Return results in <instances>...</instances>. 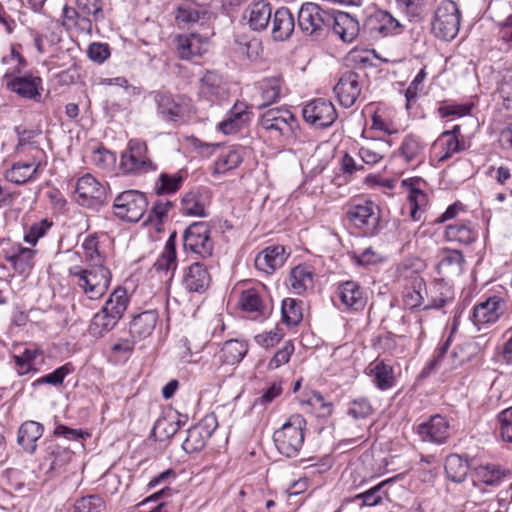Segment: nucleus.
<instances>
[{"instance_id": "nucleus-1", "label": "nucleus", "mask_w": 512, "mask_h": 512, "mask_svg": "<svg viewBox=\"0 0 512 512\" xmlns=\"http://www.w3.org/2000/svg\"><path fill=\"white\" fill-rule=\"evenodd\" d=\"M68 274L90 300L100 299L107 292L112 278L105 265H75L69 268Z\"/></svg>"}, {"instance_id": "nucleus-2", "label": "nucleus", "mask_w": 512, "mask_h": 512, "mask_svg": "<svg viewBox=\"0 0 512 512\" xmlns=\"http://www.w3.org/2000/svg\"><path fill=\"white\" fill-rule=\"evenodd\" d=\"M103 19L102 0H76L75 8H63V25L82 34H91L93 23Z\"/></svg>"}, {"instance_id": "nucleus-3", "label": "nucleus", "mask_w": 512, "mask_h": 512, "mask_svg": "<svg viewBox=\"0 0 512 512\" xmlns=\"http://www.w3.org/2000/svg\"><path fill=\"white\" fill-rule=\"evenodd\" d=\"M306 421L300 414H294L274 432L273 440L278 451L286 457L298 455L304 443Z\"/></svg>"}, {"instance_id": "nucleus-4", "label": "nucleus", "mask_w": 512, "mask_h": 512, "mask_svg": "<svg viewBox=\"0 0 512 512\" xmlns=\"http://www.w3.org/2000/svg\"><path fill=\"white\" fill-rule=\"evenodd\" d=\"M460 11L452 0H444L437 7L433 20L432 32L442 40L454 39L460 28Z\"/></svg>"}, {"instance_id": "nucleus-5", "label": "nucleus", "mask_w": 512, "mask_h": 512, "mask_svg": "<svg viewBox=\"0 0 512 512\" xmlns=\"http://www.w3.org/2000/svg\"><path fill=\"white\" fill-rule=\"evenodd\" d=\"M331 12L318 4L304 3L298 12V25L302 32L314 39L321 38L329 30Z\"/></svg>"}, {"instance_id": "nucleus-6", "label": "nucleus", "mask_w": 512, "mask_h": 512, "mask_svg": "<svg viewBox=\"0 0 512 512\" xmlns=\"http://www.w3.org/2000/svg\"><path fill=\"white\" fill-rule=\"evenodd\" d=\"M147 206L148 201L144 193L138 190H126L114 199L113 212L119 219L137 222L145 213Z\"/></svg>"}, {"instance_id": "nucleus-7", "label": "nucleus", "mask_w": 512, "mask_h": 512, "mask_svg": "<svg viewBox=\"0 0 512 512\" xmlns=\"http://www.w3.org/2000/svg\"><path fill=\"white\" fill-rule=\"evenodd\" d=\"M261 127L280 136L286 140L293 139L296 136L298 122L295 116L285 108H272L267 110L260 119Z\"/></svg>"}, {"instance_id": "nucleus-8", "label": "nucleus", "mask_w": 512, "mask_h": 512, "mask_svg": "<svg viewBox=\"0 0 512 512\" xmlns=\"http://www.w3.org/2000/svg\"><path fill=\"white\" fill-rule=\"evenodd\" d=\"M119 167L124 174H142L157 169L147 156L146 144L134 139L129 141L127 151L122 154Z\"/></svg>"}, {"instance_id": "nucleus-9", "label": "nucleus", "mask_w": 512, "mask_h": 512, "mask_svg": "<svg viewBox=\"0 0 512 512\" xmlns=\"http://www.w3.org/2000/svg\"><path fill=\"white\" fill-rule=\"evenodd\" d=\"M348 219L366 234L374 235L379 231L380 209L370 200L352 204L347 211Z\"/></svg>"}, {"instance_id": "nucleus-10", "label": "nucleus", "mask_w": 512, "mask_h": 512, "mask_svg": "<svg viewBox=\"0 0 512 512\" xmlns=\"http://www.w3.org/2000/svg\"><path fill=\"white\" fill-rule=\"evenodd\" d=\"M303 119L315 128L330 127L337 119L333 103L324 98L308 102L302 109Z\"/></svg>"}, {"instance_id": "nucleus-11", "label": "nucleus", "mask_w": 512, "mask_h": 512, "mask_svg": "<svg viewBox=\"0 0 512 512\" xmlns=\"http://www.w3.org/2000/svg\"><path fill=\"white\" fill-rule=\"evenodd\" d=\"M364 83L365 74L363 72L347 71L343 73L334 87L341 106L352 107L361 95Z\"/></svg>"}, {"instance_id": "nucleus-12", "label": "nucleus", "mask_w": 512, "mask_h": 512, "mask_svg": "<svg viewBox=\"0 0 512 512\" xmlns=\"http://www.w3.org/2000/svg\"><path fill=\"white\" fill-rule=\"evenodd\" d=\"M184 248L198 254L202 258L212 255L213 242L210 230L205 222L191 224L183 235Z\"/></svg>"}, {"instance_id": "nucleus-13", "label": "nucleus", "mask_w": 512, "mask_h": 512, "mask_svg": "<svg viewBox=\"0 0 512 512\" xmlns=\"http://www.w3.org/2000/svg\"><path fill=\"white\" fill-rule=\"evenodd\" d=\"M75 192L77 203L85 207H98L106 199V187L90 174L77 180Z\"/></svg>"}, {"instance_id": "nucleus-14", "label": "nucleus", "mask_w": 512, "mask_h": 512, "mask_svg": "<svg viewBox=\"0 0 512 512\" xmlns=\"http://www.w3.org/2000/svg\"><path fill=\"white\" fill-rule=\"evenodd\" d=\"M218 426L217 418L214 414H208L200 420L199 423L192 426L187 431V437L182 444V448L187 453L200 451L211 437Z\"/></svg>"}, {"instance_id": "nucleus-15", "label": "nucleus", "mask_w": 512, "mask_h": 512, "mask_svg": "<svg viewBox=\"0 0 512 512\" xmlns=\"http://www.w3.org/2000/svg\"><path fill=\"white\" fill-rule=\"evenodd\" d=\"M436 257V269L442 277L453 278L463 273L465 258L460 250L444 247L438 250Z\"/></svg>"}, {"instance_id": "nucleus-16", "label": "nucleus", "mask_w": 512, "mask_h": 512, "mask_svg": "<svg viewBox=\"0 0 512 512\" xmlns=\"http://www.w3.org/2000/svg\"><path fill=\"white\" fill-rule=\"evenodd\" d=\"M506 302L498 296H492L473 308V322L480 329L483 325L495 323L505 312Z\"/></svg>"}, {"instance_id": "nucleus-17", "label": "nucleus", "mask_w": 512, "mask_h": 512, "mask_svg": "<svg viewBox=\"0 0 512 512\" xmlns=\"http://www.w3.org/2000/svg\"><path fill=\"white\" fill-rule=\"evenodd\" d=\"M416 432L422 441L442 444L449 436V423L441 415H433L417 425Z\"/></svg>"}, {"instance_id": "nucleus-18", "label": "nucleus", "mask_w": 512, "mask_h": 512, "mask_svg": "<svg viewBox=\"0 0 512 512\" xmlns=\"http://www.w3.org/2000/svg\"><path fill=\"white\" fill-rule=\"evenodd\" d=\"M211 283V276L203 263L195 262L183 273L182 287L191 293H203Z\"/></svg>"}, {"instance_id": "nucleus-19", "label": "nucleus", "mask_w": 512, "mask_h": 512, "mask_svg": "<svg viewBox=\"0 0 512 512\" xmlns=\"http://www.w3.org/2000/svg\"><path fill=\"white\" fill-rule=\"evenodd\" d=\"M504 473L501 469L496 467L495 465H483L479 466L475 470V478L473 479V491L470 492V499L467 501L468 503L480 504L484 502V499H480L478 497V491L481 489L478 487L479 484H484L487 486H495L498 485L503 478Z\"/></svg>"}, {"instance_id": "nucleus-20", "label": "nucleus", "mask_w": 512, "mask_h": 512, "mask_svg": "<svg viewBox=\"0 0 512 512\" xmlns=\"http://www.w3.org/2000/svg\"><path fill=\"white\" fill-rule=\"evenodd\" d=\"M37 153L34 155L30 162H16L11 169L6 172V178L15 184H24L36 177L41 167V160L39 156L42 151L37 147H32Z\"/></svg>"}, {"instance_id": "nucleus-21", "label": "nucleus", "mask_w": 512, "mask_h": 512, "mask_svg": "<svg viewBox=\"0 0 512 512\" xmlns=\"http://www.w3.org/2000/svg\"><path fill=\"white\" fill-rule=\"evenodd\" d=\"M330 28L343 42L348 43L355 40L360 31L358 21L345 12H331Z\"/></svg>"}, {"instance_id": "nucleus-22", "label": "nucleus", "mask_w": 512, "mask_h": 512, "mask_svg": "<svg viewBox=\"0 0 512 512\" xmlns=\"http://www.w3.org/2000/svg\"><path fill=\"white\" fill-rule=\"evenodd\" d=\"M338 297L341 303L354 311L363 310L367 303V297L362 287L355 281H346L338 286Z\"/></svg>"}, {"instance_id": "nucleus-23", "label": "nucleus", "mask_w": 512, "mask_h": 512, "mask_svg": "<svg viewBox=\"0 0 512 512\" xmlns=\"http://www.w3.org/2000/svg\"><path fill=\"white\" fill-rule=\"evenodd\" d=\"M41 78L32 76L30 74L16 75L15 77L8 78L5 82L6 87L17 93L19 96L27 99H36L40 97L39 88L41 86Z\"/></svg>"}, {"instance_id": "nucleus-24", "label": "nucleus", "mask_w": 512, "mask_h": 512, "mask_svg": "<svg viewBox=\"0 0 512 512\" xmlns=\"http://www.w3.org/2000/svg\"><path fill=\"white\" fill-rule=\"evenodd\" d=\"M199 96L214 100L228 96V88L222 76L215 71H206L200 79Z\"/></svg>"}, {"instance_id": "nucleus-25", "label": "nucleus", "mask_w": 512, "mask_h": 512, "mask_svg": "<svg viewBox=\"0 0 512 512\" xmlns=\"http://www.w3.org/2000/svg\"><path fill=\"white\" fill-rule=\"evenodd\" d=\"M208 10L193 2H184L180 4L175 11V21L179 28H186L195 23L207 20L209 18Z\"/></svg>"}, {"instance_id": "nucleus-26", "label": "nucleus", "mask_w": 512, "mask_h": 512, "mask_svg": "<svg viewBox=\"0 0 512 512\" xmlns=\"http://www.w3.org/2000/svg\"><path fill=\"white\" fill-rule=\"evenodd\" d=\"M285 261L286 254L283 246H269L256 256L255 266L258 270L271 274L282 267Z\"/></svg>"}, {"instance_id": "nucleus-27", "label": "nucleus", "mask_w": 512, "mask_h": 512, "mask_svg": "<svg viewBox=\"0 0 512 512\" xmlns=\"http://www.w3.org/2000/svg\"><path fill=\"white\" fill-rule=\"evenodd\" d=\"M271 34L274 40L284 41L288 39L295 28L294 17L285 7L277 9L271 20Z\"/></svg>"}, {"instance_id": "nucleus-28", "label": "nucleus", "mask_w": 512, "mask_h": 512, "mask_svg": "<svg viewBox=\"0 0 512 512\" xmlns=\"http://www.w3.org/2000/svg\"><path fill=\"white\" fill-rule=\"evenodd\" d=\"M43 432L44 427L39 422L26 421L18 430L17 442L24 450L33 454L36 451V442L42 437Z\"/></svg>"}, {"instance_id": "nucleus-29", "label": "nucleus", "mask_w": 512, "mask_h": 512, "mask_svg": "<svg viewBox=\"0 0 512 512\" xmlns=\"http://www.w3.org/2000/svg\"><path fill=\"white\" fill-rule=\"evenodd\" d=\"M388 483L389 481H383L368 491L347 500L346 504H352L354 508L382 505L384 502L389 501L386 491L383 490L384 486Z\"/></svg>"}, {"instance_id": "nucleus-30", "label": "nucleus", "mask_w": 512, "mask_h": 512, "mask_svg": "<svg viewBox=\"0 0 512 512\" xmlns=\"http://www.w3.org/2000/svg\"><path fill=\"white\" fill-rule=\"evenodd\" d=\"M460 135V126L455 125L452 130L444 131L436 145H438L442 154L439 156V161L443 162L449 159L453 154L464 150L465 145L464 142L459 139Z\"/></svg>"}, {"instance_id": "nucleus-31", "label": "nucleus", "mask_w": 512, "mask_h": 512, "mask_svg": "<svg viewBox=\"0 0 512 512\" xmlns=\"http://www.w3.org/2000/svg\"><path fill=\"white\" fill-rule=\"evenodd\" d=\"M176 49L179 57L183 60H191L204 52L203 40L200 35H178L175 38Z\"/></svg>"}, {"instance_id": "nucleus-32", "label": "nucleus", "mask_w": 512, "mask_h": 512, "mask_svg": "<svg viewBox=\"0 0 512 512\" xmlns=\"http://www.w3.org/2000/svg\"><path fill=\"white\" fill-rule=\"evenodd\" d=\"M157 320L158 314L154 310H147L135 316L130 323L132 337L146 338L151 335Z\"/></svg>"}, {"instance_id": "nucleus-33", "label": "nucleus", "mask_w": 512, "mask_h": 512, "mask_svg": "<svg viewBox=\"0 0 512 512\" xmlns=\"http://www.w3.org/2000/svg\"><path fill=\"white\" fill-rule=\"evenodd\" d=\"M368 369L374 384L380 390H387L395 385L396 379L393 368L383 360L372 362Z\"/></svg>"}, {"instance_id": "nucleus-34", "label": "nucleus", "mask_w": 512, "mask_h": 512, "mask_svg": "<svg viewBox=\"0 0 512 512\" xmlns=\"http://www.w3.org/2000/svg\"><path fill=\"white\" fill-rule=\"evenodd\" d=\"M271 6L265 0L253 2L249 8V26L256 31L264 30L271 20Z\"/></svg>"}, {"instance_id": "nucleus-35", "label": "nucleus", "mask_w": 512, "mask_h": 512, "mask_svg": "<svg viewBox=\"0 0 512 512\" xmlns=\"http://www.w3.org/2000/svg\"><path fill=\"white\" fill-rule=\"evenodd\" d=\"M158 113L166 120L176 121L183 115L182 106L171 94L158 92L154 95Z\"/></svg>"}, {"instance_id": "nucleus-36", "label": "nucleus", "mask_w": 512, "mask_h": 512, "mask_svg": "<svg viewBox=\"0 0 512 512\" xmlns=\"http://www.w3.org/2000/svg\"><path fill=\"white\" fill-rule=\"evenodd\" d=\"M247 351L248 345L246 342L238 339H231L223 344L218 357L222 363L235 365L243 359Z\"/></svg>"}, {"instance_id": "nucleus-37", "label": "nucleus", "mask_w": 512, "mask_h": 512, "mask_svg": "<svg viewBox=\"0 0 512 512\" xmlns=\"http://www.w3.org/2000/svg\"><path fill=\"white\" fill-rule=\"evenodd\" d=\"M420 182V179H405L402 181V185L409 188L410 216L414 221L420 219L419 211L427 203L426 194L419 188Z\"/></svg>"}, {"instance_id": "nucleus-38", "label": "nucleus", "mask_w": 512, "mask_h": 512, "mask_svg": "<svg viewBox=\"0 0 512 512\" xmlns=\"http://www.w3.org/2000/svg\"><path fill=\"white\" fill-rule=\"evenodd\" d=\"M185 173L179 171L174 174L161 173L155 182L154 191L157 195H169L176 193L183 185Z\"/></svg>"}, {"instance_id": "nucleus-39", "label": "nucleus", "mask_w": 512, "mask_h": 512, "mask_svg": "<svg viewBox=\"0 0 512 512\" xmlns=\"http://www.w3.org/2000/svg\"><path fill=\"white\" fill-rule=\"evenodd\" d=\"M445 237L448 241L469 245L477 239V232L469 224L455 223L446 227Z\"/></svg>"}, {"instance_id": "nucleus-40", "label": "nucleus", "mask_w": 512, "mask_h": 512, "mask_svg": "<svg viewBox=\"0 0 512 512\" xmlns=\"http://www.w3.org/2000/svg\"><path fill=\"white\" fill-rule=\"evenodd\" d=\"M260 102L258 108L273 104L280 96L281 82L278 77H270L259 82Z\"/></svg>"}, {"instance_id": "nucleus-41", "label": "nucleus", "mask_w": 512, "mask_h": 512, "mask_svg": "<svg viewBox=\"0 0 512 512\" xmlns=\"http://www.w3.org/2000/svg\"><path fill=\"white\" fill-rule=\"evenodd\" d=\"M182 424L184 422L181 421L179 415L176 413L167 414L156 421L153 433L160 440L168 439L178 432Z\"/></svg>"}, {"instance_id": "nucleus-42", "label": "nucleus", "mask_w": 512, "mask_h": 512, "mask_svg": "<svg viewBox=\"0 0 512 512\" xmlns=\"http://www.w3.org/2000/svg\"><path fill=\"white\" fill-rule=\"evenodd\" d=\"M119 320L120 318L102 308L101 311L94 315L89 326V332L93 336L101 337L111 331Z\"/></svg>"}, {"instance_id": "nucleus-43", "label": "nucleus", "mask_w": 512, "mask_h": 512, "mask_svg": "<svg viewBox=\"0 0 512 512\" xmlns=\"http://www.w3.org/2000/svg\"><path fill=\"white\" fill-rule=\"evenodd\" d=\"M289 285L295 293L301 294L313 285V273L309 266L299 265L292 269Z\"/></svg>"}, {"instance_id": "nucleus-44", "label": "nucleus", "mask_w": 512, "mask_h": 512, "mask_svg": "<svg viewBox=\"0 0 512 512\" xmlns=\"http://www.w3.org/2000/svg\"><path fill=\"white\" fill-rule=\"evenodd\" d=\"M469 471L468 461L457 454L449 455L445 461V472L453 482L460 483L464 481Z\"/></svg>"}, {"instance_id": "nucleus-45", "label": "nucleus", "mask_w": 512, "mask_h": 512, "mask_svg": "<svg viewBox=\"0 0 512 512\" xmlns=\"http://www.w3.org/2000/svg\"><path fill=\"white\" fill-rule=\"evenodd\" d=\"M175 237V233H172L168 240L166 241L163 252L153 265L155 270L159 272H168L169 270H175L177 266Z\"/></svg>"}, {"instance_id": "nucleus-46", "label": "nucleus", "mask_w": 512, "mask_h": 512, "mask_svg": "<svg viewBox=\"0 0 512 512\" xmlns=\"http://www.w3.org/2000/svg\"><path fill=\"white\" fill-rule=\"evenodd\" d=\"M183 213L189 216L204 217L205 199L199 191H190L182 198Z\"/></svg>"}, {"instance_id": "nucleus-47", "label": "nucleus", "mask_w": 512, "mask_h": 512, "mask_svg": "<svg viewBox=\"0 0 512 512\" xmlns=\"http://www.w3.org/2000/svg\"><path fill=\"white\" fill-rule=\"evenodd\" d=\"M128 302L126 289L119 286L111 293L103 308L121 319L127 309Z\"/></svg>"}, {"instance_id": "nucleus-48", "label": "nucleus", "mask_w": 512, "mask_h": 512, "mask_svg": "<svg viewBox=\"0 0 512 512\" xmlns=\"http://www.w3.org/2000/svg\"><path fill=\"white\" fill-rule=\"evenodd\" d=\"M128 302L126 289L119 286L111 293L103 308L121 319L127 309Z\"/></svg>"}, {"instance_id": "nucleus-49", "label": "nucleus", "mask_w": 512, "mask_h": 512, "mask_svg": "<svg viewBox=\"0 0 512 512\" xmlns=\"http://www.w3.org/2000/svg\"><path fill=\"white\" fill-rule=\"evenodd\" d=\"M399 151L406 162H421L424 146L418 138L408 135L404 138Z\"/></svg>"}, {"instance_id": "nucleus-50", "label": "nucleus", "mask_w": 512, "mask_h": 512, "mask_svg": "<svg viewBox=\"0 0 512 512\" xmlns=\"http://www.w3.org/2000/svg\"><path fill=\"white\" fill-rule=\"evenodd\" d=\"M34 255L35 250L18 246L8 260L17 272L24 274L32 268Z\"/></svg>"}, {"instance_id": "nucleus-51", "label": "nucleus", "mask_w": 512, "mask_h": 512, "mask_svg": "<svg viewBox=\"0 0 512 512\" xmlns=\"http://www.w3.org/2000/svg\"><path fill=\"white\" fill-rule=\"evenodd\" d=\"M46 455L51 461V469H57L71 460L73 452L69 448L50 441L46 447Z\"/></svg>"}, {"instance_id": "nucleus-52", "label": "nucleus", "mask_w": 512, "mask_h": 512, "mask_svg": "<svg viewBox=\"0 0 512 512\" xmlns=\"http://www.w3.org/2000/svg\"><path fill=\"white\" fill-rule=\"evenodd\" d=\"M248 120V114L239 109L237 105L229 113L226 119L219 123V130L224 134H232L237 132Z\"/></svg>"}, {"instance_id": "nucleus-53", "label": "nucleus", "mask_w": 512, "mask_h": 512, "mask_svg": "<svg viewBox=\"0 0 512 512\" xmlns=\"http://www.w3.org/2000/svg\"><path fill=\"white\" fill-rule=\"evenodd\" d=\"M23 66V58L14 50H11L9 54L3 56L0 61V69L4 74L5 82L8 78H12L20 74Z\"/></svg>"}, {"instance_id": "nucleus-54", "label": "nucleus", "mask_w": 512, "mask_h": 512, "mask_svg": "<svg viewBox=\"0 0 512 512\" xmlns=\"http://www.w3.org/2000/svg\"><path fill=\"white\" fill-rule=\"evenodd\" d=\"M81 247L87 265H104L105 256L99 251L97 237L89 235L85 238Z\"/></svg>"}, {"instance_id": "nucleus-55", "label": "nucleus", "mask_w": 512, "mask_h": 512, "mask_svg": "<svg viewBox=\"0 0 512 512\" xmlns=\"http://www.w3.org/2000/svg\"><path fill=\"white\" fill-rule=\"evenodd\" d=\"M239 305L246 312L264 313V304L259 292L254 289L243 290L240 296Z\"/></svg>"}, {"instance_id": "nucleus-56", "label": "nucleus", "mask_w": 512, "mask_h": 512, "mask_svg": "<svg viewBox=\"0 0 512 512\" xmlns=\"http://www.w3.org/2000/svg\"><path fill=\"white\" fill-rule=\"evenodd\" d=\"M243 160L241 153L238 150H229L221 154L215 162V172L225 173L238 167Z\"/></svg>"}, {"instance_id": "nucleus-57", "label": "nucleus", "mask_w": 512, "mask_h": 512, "mask_svg": "<svg viewBox=\"0 0 512 512\" xmlns=\"http://www.w3.org/2000/svg\"><path fill=\"white\" fill-rule=\"evenodd\" d=\"M75 512H101L106 510V504L99 495H89L78 499L74 504Z\"/></svg>"}, {"instance_id": "nucleus-58", "label": "nucleus", "mask_w": 512, "mask_h": 512, "mask_svg": "<svg viewBox=\"0 0 512 512\" xmlns=\"http://www.w3.org/2000/svg\"><path fill=\"white\" fill-rule=\"evenodd\" d=\"M282 316L288 325H297L302 319L300 305L292 298H286L282 302Z\"/></svg>"}, {"instance_id": "nucleus-59", "label": "nucleus", "mask_w": 512, "mask_h": 512, "mask_svg": "<svg viewBox=\"0 0 512 512\" xmlns=\"http://www.w3.org/2000/svg\"><path fill=\"white\" fill-rule=\"evenodd\" d=\"M451 343V337L441 344L434 352L433 358L423 370V374H428L432 371L443 369V361L447 356V352Z\"/></svg>"}, {"instance_id": "nucleus-60", "label": "nucleus", "mask_w": 512, "mask_h": 512, "mask_svg": "<svg viewBox=\"0 0 512 512\" xmlns=\"http://www.w3.org/2000/svg\"><path fill=\"white\" fill-rule=\"evenodd\" d=\"M373 408L366 398L353 400L348 407L347 413L354 419H364L371 415Z\"/></svg>"}, {"instance_id": "nucleus-61", "label": "nucleus", "mask_w": 512, "mask_h": 512, "mask_svg": "<svg viewBox=\"0 0 512 512\" xmlns=\"http://www.w3.org/2000/svg\"><path fill=\"white\" fill-rule=\"evenodd\" d=\"M71 372L70 366L68 364H65L56 370H54L52 373H49L47 375L42 376L41 378L37 379L33 385H40V384H50L53 386H60L65 377Z\"/></svg>"}, {"instance_id": "nucleus-62", "label": "nucleus", "mask_w": 512, "mask_h": 512, "mask_svg": "<svg viewBox=\"0 0 512 512\" xmlns=\"http://www.w3.org/2000/svg\"><path fill=\"white\" fill-rule=\"evenodd\" d=\"M375 17L381 23L379 27L380 32L393 34L398 33L402 28L401 23L387 11H378Z\"/></svg>"}, {"instance_id": "nucleus-63", "label": "nucleus", "mask_w": 512, "mask_h": 512, "mask_svg": "<svg viewBox=\"0 0 512 512\" xmlns=\"http://www.w3.org/2000/svg\"><path fill=\"white\" fill-rule=\"evenodd\" d=\"M237 52L248 61L254 62L260 57L262 53V46L260 41L252 39L245 43H238Z\"/></svg>"}, {"instance_id": "nucleus-64", "label": "nucleus", "mask_w": 512, "mask_h": 512, "mask_svg": "<svg viewBox=\"0 0 512 512\" xmlns=\"http://www.w3.org/2000/svg\"><path fill=\"white\" fill-rule=\"evenodd\" d=\"M500 432L505 442L512 443V406L498 414Z\"/></svg>"}]
</instances>
